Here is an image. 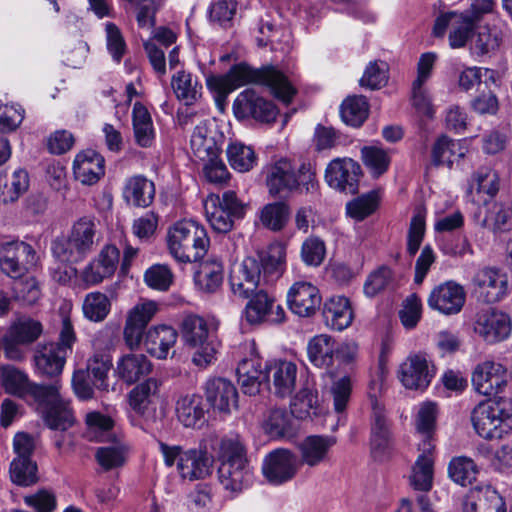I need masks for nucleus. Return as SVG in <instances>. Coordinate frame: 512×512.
<instances>
[{
  "instance_id": "obj_1",
  "label": "nucleus",
  "mask_w": 512,
  "mask_h": 512,
  "mask_svg": "<svg viewBox=\"0 0 512 512\" xmlns=\"http://www.w3.org/2000/svg\"><path fill=\"white\" fill-rule=\"evenodd\" d=\"M285 260V247L279 243L273 244L267 251L246 257L231 275L232 292L241 298H250L244 310L250 324H281L285 321L284 308L262 288L281 277Z\"/></svg>"
},
{
  "instance_id": "obj_2",
  "label": "nucleus",
  "mask_w": 512,
  "mask_h": 512,
  "mask_svg": "<svg viewBox=\"0 0 512 512\" xmlns=\"http://www.w3.org/2000/svg\"><path fill=\"white\" fill-rule=\"evenodd\" d=\"M28 397L51 430L66 431L74 424L70 399L64 394L60 379L49 384L34 383Z\"/></svg>"
},
{
  "instance_id": "obj_3",
  "label": "nucleus",
  "mask_w": 512,
  "mask_h": 512,
  "mask_svg": "<svg viewBox=\"0 0 512 512\" xmlns=\"http://www.w3.org/2000/svg\"><path fill=\"white\" fill-rule=\"evenodd\" d=\"M100 232L93 217L83 216L71 226L67 235L57 236L51 244L53 256L62 263L83 261L98 244Z\"/></svg>"
},
{
  "instance_id": "obj_4",
  "label": "nucleus",
  "mask_w": 512,
  "mask_h": 512,
  "mask_svg": "<svg viewBox=\"0 0 512 512\" xmlns=\"http://www.w3.org/2000/svg\"><path fill=\"white\" fill-rule=\"evenodd\" d=\"M86 424L90 439L107 442L95 451V459L99 466L104 471L122 467L127 460L129 447L113 433V420L99 412H90L86 415Z\"/></svg>"
},
{
  "instance_id": "obj_5",
  "label": "nucleus",
  "mask_w": 512,
  "mask_h": 512,
  "mask_svg": "<svg viewBox=\"0 0 512 512\" xmlns=\"http://www.w3.org/2000/svg\"><path fill=\"white\" fill-rule=\"evenodd\" d=\"M169 254L179 263L201 260L208 251L210 240L206 229L193 220H181L167 230Z\"/></svg>"
},
{
  "instance_id": "obj_6",
  "label": "nucleus",
  "mask_w": 512,
  "mask_h": 512,
  "mask_svg": "<svg viewBox=\"0 0 512 512\" xmlns=\"http://www.w3.org/2000/svg\"><path fill=\"white\" fill-rule=\"evenodd\" d=\"M233 90L248 84H261L270 88L272 94L283 103L291 102L296 93L288 79L274 67L255 69L247 64L234 65L227 74L220 76Z\"/></svg>"
},
{
  "instance_id": "obj_7",
  "label": "nucleus",
  "mask_w": 512,
  "mask_h": 512,
  "mask_svg": "<svg viewBox=\"0 0 512 512\" xmlns=\"http://www.w3.org/2000/svg\"><path fill=\"white\" fill-rule=\"evenodd\" d=\"M471 422L481 438H503L512 430V401L508 398H498L480 402L472 410Z\"/></svg>"
},
{
  "instance_id": "obj_8",
  "label": "nucleus",
  "mask_w": 512,
  "mask_h": 512,
  "mask_svg": "<svg viewBox=\"0 0 512 512\" xmlns=\"http://www.w3.org/2000/svg\"><path fill=\"white\" fill-rule=\"evenodd\" d=\"M215 329L211 321L194 314L186 316L182 321L183 340L187 346L195 349L192 362L201 369L207 368L216 360L219 342Z\"/></svg>"
},
{
  "instance_id": "obj_9",
  "label": "nucleus",
  "mask_w": 512,
  "mask_h": 512,
  "mask_svg": "<svg viewBox=\"0 0 512 512\" xmlns=\"http://www.w3.org/2000/svg\"><path fill=\"white\" fill-rule=\"evenodd\" d=\"M205 216L213 230L219 233L229 232L235 218L243 215L244 207L233 191H226L222 198L210 194L203 202Z\"/></svg>"
},
{
  "instance_id": "obj_10",
  "label": "nucleus",
  "mask_w": 512,
  "mask_h": 512,
  "mask_svg": "<svg viewBox=\"0 0 512 512\" xmlns=\"http://www.w3.org/2000/svg\"><path fill=\"white\" fill-rule=\"evenodd\" d=\"M436 368L426 353H410L399 365L397 377L409 390L425 391L435 377Z\"/></svg>"
},
{
  "instance_id": "obj_11",
  "label": "nucleus",
  "mask_w": 512,
  "mask_h": 512,
  "mask_svg": "<svg viewBox=\"0 0 512 512\" xmlns=\"http://www.w3.org/2000/svg\"><path fill=\"white\" fill-rule=\"evenodd\" d=\"M473 332L485 343L493 345L507 340L512 333L510 316L494 308L478 311L472 323Z\"/></svg>"
},
{
  "instance_id": "obj_12",
  "label": "nucleus",
  "mask_w": 512,
  "mask_h": 512,
  "mask_svg": "<svg viewBox=\"0 0 512 512\" xmlns=\"http://www.w3.org/2000/svg\"><path fill=\"white\" fill-rule=\"evenodd\" d=\"M36 264L37 254L30 244L13 240L0 245V269L7 276L21 278Z\"/></svg>"
},
{
  "instance_id": "obj_13",
  "label": "nucleus",
  "mask_w": 512,
  "mask_h": 512,
  "mask_svg": "<svg viewBox=\"0 0 512 512\" xmlns=\"http://www.w3.org/2000/svg\"><path fill=\"white\" fill-rule=\"evenodd\" d=\"M158 311V303L148 299L140 300L127 311L123 327V340L130 350L140 347L146 334V328Z\"/></svg>"
},
{
  "instance_id": "obj_14",
  "label": "nucleus",
  "mask_w": 512,
  "mask_h": 512,
  "mask_svg": "<svg viewBox=\"0 0 512 512\" xmlns=\"http://www.w3.org/2000/svg\"><path fill=\"white\" fill-rule=\"evenodd\" d=\"M42 331V324L38 320L27 317L19 318L10 326L3 337L5 356L12 360H21L24 357L21 346L36 341Z\"/></svg>"
},
{
  "instance_id": "obj_15",
  "label": "nucleus",
  "mask_w": 512,
  "mask_h": 512,
  "mask_svg": "<svg viewBox=\"0 0 512 512\" xmlns=\"http://www.w3.org/2000/svg\"><path fill=\"white\" fill-rule=\"evenodd\" d=\"M476 26L466 14L458 11L441 13L435 20L433 33L436 37H443L449 29L448 41L452 49L463 48L471 39Z\"/></svg>"
},
{
  "instance_id": "obj_16",
  "label": "nucleus",
  "mask_w": 512,
  "mask_h": 512,
  "mask_svg": "<svg viewBox=\"0 0 512 512\" xmlns=\"http://www.w3.org/2000/svg\"><path fill=\"white\" fill-rule=\"evenodd\" d=\"M471 282L475 295L486 303L499 302L508 292V277L497 268L483 267L478 269Z\"/></svg>"
},
{
  "instance_id": "obj_17",
  "label": "nucleus",
  "mask_w": 512,
  "mask_h": 512,
  "mask_svg": "<svg viewBox=\"0 0 512 512\" xmlns=\"http://www.w3.org/2000/svg\"><path fill=\"white\" fill-rule=\"evenodd\" d=\"M474 390L483 396H492L503 391L508 382L507 368L492 360L477 364L472 372Z\"/></svg>"
},
{
  "instance_id": "obj_18",
  "label": "nucleus",
  "mask_w": 512,
  "mask_h": 512,
  "mask_svg": "<svg viewBox=\"0 0 512 512\" xmlns=\"http://www.w3.org/2000/svg\"><path fill=\"white\" fill-rule=\"evenodd\" d=\"M361 174L358 162L348 157L335 158L325 169V181L337 191L355 194Z\"/></svg>"
},
{
  "instance_id": "obj_19",
  "label": "nucleus",
  "mask_w": 512,
  "mask_h": 512,
  "mask_svg": "<svg viewBox=\"0 0 512 512\" xmlns=\"http://www.w3.org/2000/svg\"><path fill=\"white\" fill-rule=\"evenodd\" d=\"M299 462L288 449L279 448L267 454L263 460L262 472L265 479L273 485L291 481L297 474Z\"/></svg>"
},
{
  "instance_id": "obj_20",
  "label": "nucleus",
  "mask_w": 512,
  "mask_h": 512,
  "mask_svg": "<svg viewBox=\"0 0 512 512\" xmlns=\"http://www.w3.org/2000/svg\"><path fill=\"white\" fill-rule=\"evenodd\" d=\"M466 299L464 288L455 281H446L430 292L428 306L443 315H454L461 311Z\"/></svg>"
},
{
  "instance_id": "obj_21",
  "label": "nucleus",
  "mask_w": 512,
  "mask_h": 512,
  "mask_svg": "<svg viewBox=\"0 0 512 512\" xmlns=\"http://www.w3.org/2000/svg\"><path fill=\"white\" fill-rule=\"evenodd\" d=\"M265 183L271 196L291 193L299 187L297 168L287 158L279 159L266 168Z\"/></svg>"
},
{
  "instance_id": "obj_22",
  "label": "nucleus",
  "mask_w": 512,
  "mask_h": 512,
  "mask_svg": "<svg viewBox=\"0 0 512 512\" xmlns=\"http://www.w3.org/2000/svg\"><path fill=\"white\" fill-rule=\"evenodd\" d=\"M120 260L119 249L105 245L99 254L82 270L81 279L87 286L100 284L114 275Z\"/></svg>"
},
{
  "instance_id": "obj_23",
  "label": "nucleus",
  "mask_w": 512,
  "mask_h": 512,
  "mask_svg": "<svg viewBox=\"0 0 512 512\" xmlns=\"http://www.w3.org/2000/svg\"><path fill=\"white\" fill-rule=\"evenodd\" d=\"M322 297L319 289L310 282L297 281L287 292L290 310L300 317H310L320 308Z\"/></svg>"
},
{
  "instance_id": "obj_24",
  "label": "nucleus",
  "mask_w": 512,
  "mask_h": 512,
  "mask_svg": "<svg viewBox=\"0 0 512 512\" xmlns=\"http://www.w3.org/2000/svg\"><path fill=\"white\" fill-rule=\"evenodd\" d=\"M463 512H507L506 502L490 484H478L465 496Z\"/></svg>"
},
{
  "instance_id": "obj_25",
  "label": "nucleus",
  "mask_w": 512,
  "mask_h": 512,
  "mask_svg": "<svg viewBox=\"0 0 512 512\" xmlns=\"http://www.w3.org/2000/svg\"><path fill=\"white\" fill-rule=\"evenodd\" d=\"M418 450L420 454L409 476L410 485L415 490L427 492L433 485L434 444L432 440L425 436L419 444Z\"/></svg>"
},
{
  "instance_id": "obj_26",
  "label": "nucleus",
  "mask_w": 512,
  "mask_h": 512,
  "mask_svg": "<svg viewBox=\"0 0 512 512\" xmlns=\"http://www.w3.org/2000/svg\"><path fill=\"white\" fill-rule=\"evenodd\" d=\"M205 396L211 407L224 414H230L238 407V392L233 383L225 378L208 379Z\"/></svg>"
},
{
  "instance_id": "obj_27",
  "label": "nucleus",
  "mask_w": 512,
  "mask_h": 512,
  "mask_svg": "<svg viewBox=\"0 0 512 512\" xmlns=\"http://www.w3.org/2000/svg\"><path fill=\"white\" fill-rule=\"evenodd\" d=\"M161 381L155 377L138 383L127 395L130 409L147 421L155 419L153 398L157 395Z\"/></svg>"
},
{
  "instance_id": "obj_28",
  "label": "nucleus",
  "mask_w": 512,
  "mask_h": 512,
  "mask_svg": "<svg viewBox=\"0 0 512 512\" xmlns=\"http://www.w3.org/2000/svg\"><path fill=\"white\" fill-rule=\"evenodd\" d=\"M72 169L77 181L83 185H94L105 174V160L93 149L82 150L76 154Z\"/></svg>"
},
{
  "instance_id": "obj_29",
  "label": "nucleus",
  "mask_w": 512,
  "mask_h": 512,
  "mask_svg": "<svg viewBox=\"0 0 512 512\" xmlns=\"http://www.w3.org/2000/svg\"><path fill=\"white\" fill-rule=\"evenodd\" d=\"M218 478L223 489L234 496L252 484L253 468L249 462L219 464Z\"/></svg>"
},
{
  "instance_id": "obj_30",
  "label": "nucleus",
  "mask_w": 512,
  "mask_h": 512,
  "mask_svg": "<svg viewBox=\"0 0 512 512\" xmlns=\"http://www.w3.org/2000/svg\"><path fill=\"white\" fill-rule=\"evenodd\" d=\"M68 354L54 342L39 344L34 352V366L41 376L57 377L62 373Z\"/></svg>"
},
{
  "instance_id": "obj_31",
  "label": "nucleus",
  "mask_w": 512,
  "mask_h": 512,
  "mask_svg": "<svg viewBox=\"0 0 512 512\" xmlns=\"http://www.w3.org/2000/svg\"><path fill=\"white\" fill-rule=\"evenodd\" d=\"M236 374L243 393L248 395H256L261 384L267 379V374L263 370L262 359L253 351L249 357L239 362Z\"/></svg>"
},
{
  "instance_id": "obj_32",
  "label": "nucleus",
  "mask_w": 512,
  "mask_h": 512,
  "mask_svg": "<svg viewBox=\"0 0 512 512\" xmlns=\"http://www.w3.org/2000/svg\"><path fill=\"white\" fill-rule=\"evenodd\" d=\"M153 370V364L142 353H126L116 362L115 374L125 384L132 385L148 376Z\"/></svg>"
},
{
  "instance_id": "obj_33",
  "label": "nucleus",
  "mask_w": 512,
  "mask_h": 512,
  "mask_svg": "<svg viewBox=\"0 0 512 512\" xmlns=\"http://www.w3.org/2000/svg\"><path fill=\"white\" fill-rule=\"evenodd\" d=\"M177 339L178 333L172 326L155 325L146 331L143 341L145 349L150 356L164 360L175 346Z\"/></svg>"
},
{
  "instance_id": "obj_34",
  "label": "nucleus",
  "mask_w": 512,
  "mask_h": 512,
  "mask_svg": "<svg viewBox=\"0 0 512 512\" xmlns=\"http://www.w3.org/2000/svg\"><path fill=\"white\" fill-rule=\"evenodd\" d=\"M499 190V177L490 168L479 169L472 177L468 198L477 206L487 205Z\"/></svg>"
},
{
  "instance_id": "obj_35",
  "label": "nucleus",
  "mask_w": 512,
  "mask_h": 512,
  "mask_svg": "<svg viewBox=\"0 0 512 512\" xmlns=\"http://www.w3.org/2000/svg\"><path fill=\"white\" fill-rule=\"evenodd\" d=\"M335 442L336 440L332 436L311 435L306 437L298 445L299 464L314 468L325 463Z\"/></svg>"
},
{
  "instance_id": "obj_36",
  "label": "nucleus",
  "mask_w": 512,
  "mask_h": 512,
  "mask_svg": "<svg viewBox=\"0 0 512 512\" xmlns=\"http://www.w3.org/2000/svg\"><path fill=\"white\" fill-rule=\"evenodd\" d=\"M262 428L273 439H292L298 431L296 420L288 411L281 408H273L266 412Z\"/></svg>"
},
{
  "instance_id": "obj_37",
  "label": "nucleus",
  "mask_w": 512,
  "mask_h": 512,
  "mask_svg": "<svg viewBox=\"0 0 512 512\" xmlns=\"http://www.w3.org/2000/svg\"><path fill=\"white\" fill-rule=\"evenodd\" d=\"M177 470L183 479L189 481L204 479L212 471V459L206 451L190 449L181 455Z\"/></svg>"
},
{
  "instance_id": "obj_38",
  "label": "nucleus",
  "mask_w": 512,
  "mask_h": 512,
  "mask_svg": "<svg viewBox=\"0 0 512 512\" xmlns=\"http://www.w3.org/2000/svg\"><path fill=\"white\" fill-rule=\"evenodd\" d=\"M216 136V130L207 122H201L194 128L190 146L196 158L204 161L220 155L221 146Z\"/></svg>"
},
{
  "instance_id": "obj_39",
  "label": "nucleus",
  "mask_w": 512,
  "mask_h": 512,
  "mask_svg": "<svg viewBox=\"0 0 512 512\" xmlns=\"http://www.w3.org/2000/svg\"><path fill=\"white\" fill-rule=\"evenodd\" d=\"M178 421L187 428H201L205 422V405L198 394L181 396L175 406Z\"/></svg>"
},
{
  "instance_id": "obj_40",
  "label": "nucleus",
  "mask_w": 512,
  "mask_h": 512,
  "mask_svg": "<svg viewBox=\"0 0 512 512\" xmlns=\"http://www.w3.org/2000/svg\"><path fill=\"white\" fill-rule=\"evenodd\" d=\"M270 378L273 392L281 397L290 396L296 387L297 365L288 360H276L270 366Z\"/></svg>"
},
{
  "instance_id": "obj_41",
  "label": "nucleus",
  "mask_w": 512,
  "mask_h": 512,
  "mask_svg": "<svg viewBox=\"0 0 512 512\" xmlns=\"http://www.w3.org/2000/svg\"><path fill=\"white\" fill-rule=\"evenodd\" d=\"M323 317L328 327L342 331L349 327L354 314L351 303L345 296H333L327 300L323 308Z\"/></svg>"
},
{
  "instance_id": "obj_42",
  "label": "nucleus",
  "mask_w": 512,
  "mask_h": 512,
  "mask_svg": "<svg viewBox=\"0 0 512 512\" xmlns=\"http://www.w3.org/2000/svg\"><path fill=\"white\" fill-rule=\"evenodd\" d=\"M466 153L467 148L464 142L441 135L432 145L431 159L435 166L451 168L453 163L462 159Z\"/></svg>"
},
{
  "instance_id": "obj_43",
  "label": "nucleus",
  "mask_w": 512,
  "mask_h": 512,
  "mask_svg": "<svg viewBox=\"0 0 512 512\" xmlns=\"http://www.w3.org/2000/svg\"><path fill=\"white\" fill-rule=\"evenodd\" d=\"M223 282V264L218 259L201 262L194 274L197 290L204 294L216 293Z\"/></svg>"
},
{
  "instance_id": "obj_44",
  "label": "nucleus",
  "mask_w": 512,
  "mask_h": 512,
  "mask_svg": "<svg viewBox=\"0 0 512 512\" xmlns=\"http://www.w3.org/2000/svg\"><path fill=\"white\" fill-rule=\"evenodd\" d=\"M155 197L154 183L142 175L128 178L123 188L126 203L135 207H148Z\"/></svg>"
},
{
  "instance_id": "obj_45",
  "label": "nucleus",
  "mask_w": 512,
  "mask_h": 512,
  "mask_svg": "<svg viewBox=\"0 0 512 512\" xmlns=\"http://www.w3.org/2000/svg\"><path fill=\"white\" fill-rule=\"evenodd\" d=\"M132 125L135 142L142 148H149L155 141V128L148 109L135 102L132 109Z\"/></svg>"
},
{
  "instance_id": "obj_46",
  "label": "nucleus",
  "mask_w": 512,
  "mask_h": 512,
  "mask_svg": "<svg viewBox=\"0 0 512 512\" xmlns=\"http://www.w3.org/2000/svg\"><path fill=\"white\" fill-rule=\"evenodd\" d=\"M337 342L327 334L314 336L307 346V354L310 362L319 368H329L335 358Z\"/></svg>"
},
{
  "instance_id": "obj_47",
  "label": "nucleus",
  "mask_w": 512,
  "mask_h": 512,
  "mask_svg": "<svg viewBox=\"0 0 512 512\" xmlns=\"http://www.w3.org/2000/svg\"><path fill=\"white\" fill-rule=\"evenodd\" d=\"M176 97L185 105H193L202 97V85L197 76L184 70L178 71L171 79Z\"/></svg>"
},
{
  "instance_id": "obj_48",
  "label": "nucleus",
  "mask_w": 512,
  "mask_h": 512,
  "mask_svg": "<svg viewBox=\"0 0 512 512\" xmlns=\"http://www.w3.org/2000/svg\"><path fill=\"white\" fill-rule=\"evenodd\" d=\"M1 384L8 394L26 398L29 396L30 387L34 382H30L26 373L18 368L5 365L0 369Z\"/></svg>"
},
{
  "instance_id": "obj_49",
  "label": "nucleus",
  "mask_w": 512,
  "mask_h": 512,
  "mask_svg": "<svg viewBox=\"0 0 512 512\" xmlns=\"http://www.w3.org/2000/svg\"><path fill=\"white\" fill-rule=\"evenodd\" d=\"M29 187V176L24 169H17L8 181L6 175L0 172V202L7 204L18 200Z\"/></svg>"
},
{
  "instance_id": "obj_50",
  "label": "nucleus",
  "mask_w": 512,
  "mask_h": 512,
  "mask_svg": "<svg viewBox=\"0 0 512 512\" xmlns=\"http://www.w3.org/2000/svg\"><path fill=\"white\" fill-rule=\"evenodd\" d=\"M217 457L219 464L249 462L246 446L238 434H229L220 440Z\"/></svg>"
},
{
  "instance_id": "obj_51",
  "label": "nucleus",
  "mask_w": 512,
  "mask_h": 512,
  "mask_svg": "<svg viewBox=\"0 0 512 512\" xmlns=\"http://www.w3.org/2000/svg\"><path fill=\"white\" fill-rule=\"evenodd\" d=\"M478 473L479 469L474 460L466 456L453 457L448 465L450 479L463 487L472 484Z\"/></svg>"
},
{
  "instance_id": "obj_52",
  "label": "nucleus",
  "mask_w": 512,
  "mask_h": 512,
  "mask_svg": "<svg viewBox=\"0 0 512 512\" xmlns=\"http://www.w3.org/2000/svg\"><path fill=\"white\" fill-rule=\"evenodd\" d=\"M290 217V207L287 203L278 201L268 203L260 211L261 224L274 232L281 231L287 225Z\"/></svg>"
},
{
  "instance_id": "obj_53",
  "label": "nucleus",
  "mask_w": 512,
  "mask_h": 512,
  "mask_svg": "<svg viewBox=\"0 0 512 512\" xmlns=\"http://www.w3.org/2000/svg\"><path fill=\"white\" fill-rule=\"evenodd\" d=\"M369 105L364 96H349L341 104L342 120L350 126L359 127L368 117Z\"/></svg>"
},
{
  "instance_id": "obj_54",
  "label": "nucleus",
  "mask_w": 512,
  "mask_h": 512,
  "mask_svg": "<svg viewBox=\"0 0 512 512\" xmlns=\"http://www.w3.org/2000/svg\"><path fill=\"white\" fill-rule=\"evenodd\" d=\"M111 301L102 292L94 291L85 295L82 303L83 315L92 322H102L110 313Z\"/></svg>"
},
{
  "instance_id": "obj_55",
  "label": "nucleus",
  "mask_w": 512,
  "mask_h": 512,
  "mask_svg": "<svg viewBox=\"0 0 512 512\" xmlns=\"http://www.w3.org/2000/svg\"><path fill=\"white\" fill-rule=\"evenodd\" d=\"M361 157L364 165L374 177L384 174L391 162L389 151L376 145L363 147Z\"/></svg>"
},
{
  "instance_id": "obj_56",
  "label": "nucleus",
  "mask_w": 512,
  "mask_h": 512,
  "mask_svg": "<svg viewBox=\"0 0 512 512\" xmlns=\"http://www.w3.org/2000/svg\"><path fill=\"white\" fill-rule=\"evenodd\" d=\"M227 159L230 166L239 172H247L256 164V154L250 146L240 142L228 145L226 149Z\"/></svg>"
},
{
  "instance_id": "obj_57",
  "label": "nucleus",
  "mask_w": 512,
  "mask_h": 512,
  "mask_svg": "<svg viewBox=\"0 0 512 512\" xmlns=\"http://www.w3.org/2000/svg\"><path fill=\"white\" fill-rule=\"evenodd\" d=\"M112 366L111 357L107 353L96 352L87 362L86 373L93 377V384L99 389H107V375Z\"/></svg>"
},
{
  "instance_id": "obj_58",
  "label": "nucleus",
  "mask_w": 512,
  "mask_h": 512,
  "mask_svg": "<svg viewBox=\"0 0 512 512\" xmlns=\"http://www.w3.org/2000/svg\"><path fill=\"white\" fill-rule=\"evenodd\" d=\"M319 403L317 393L311 390H301L291 403L293 418L306 419L318 414Z\"/></svg>"
},
{
  "instance_id": "obj_59",
  "label": "nucleus",
  "mask_w": 512,
  "mask_h": 512,
  "mask_svg": "<svg viewBox=\"0 0 512 512\" xmlns=\"http://www.w3.org/2000/svg\"><path fill=\"white\" fill-rule=\"evenodd\" d=\"M10 478L19 486L37 482V465L31 458H14L10 464Z\"/></svg>"
},
{
  "instance_id": "obj_60",
  "label": "nucleus",
  "mask_w": 512,
  "mask_h": 512,
  "mask_svg": "<svg viewBox=\"0 0 512 512\" xmlns=\"http://www.w3.org/2000/svg\"><path fill=\"white\" fill-rule=\"evenodd\" d=\"M501 37L496 29L488 26L481 27L471 46V51L477 56H486L493 54L500 46Z\"/></svg>"
},
{
  "instance_id": "obj_61",
  "label": "nucleus",
  "mask_w": 512,
  "mask_h": 512,
  "mask_svg": "<svg viewBox=\"0 0 512 512\" xmlns=\"http://www.w3.org/2000/svg\"><path fill=\"white\" fill-rule=\"evenodd\" d=\"M257 105H266V99L253 89H245L233 102V113L238 119L253 118Z\"/></svg>"
},
{
  "instance_id": "obj_62",
  "label": "nucleus",
  "mask_w": 512,
  "mask_h": 512,
  "mask_svg": "<svg viewBox=\"0 0 512 512\" xmlns=\"http://www.w3.org/2000/svg\"><path fill=\"white\" fill-rule=\"evenodd\" d=\"M378 206V199L375 193H368L357 197L346 205V213L356 221H362L371 215Z\"/></svg>"
},
{
  "instance_id": "obj_63",
  "label": "nucleus",
  "mask_w": 512,
  "mask_h": 512,
  "mask_svg": "<svg viewBox=\"0 0 512 512\" xmlns=\"http://www.w3.org/2000/svg\"><path fill=\"white\" fill-rule=\"evenodd\" d=\"M173 278L172 271L164 264H155L144 274L147 286L158 291H167L173 283Z\"/></svg>"
},
{
  "instance_id": "obj_64",
  "label": "nucleus",
  "mask_w": 512,
  "mask_h": 512,
  "mask_svg": "<svg viewBox=\"0 0 512 512\" xmlns=\"http://www.w3.org/2000/svg\"><path fill=\"white\" fill-rule=\"evenodd\" d=\"M388 82V67L384 62H370L366 67L360 85L369 89H380Z\"/></svg>"
}]
</instances>
